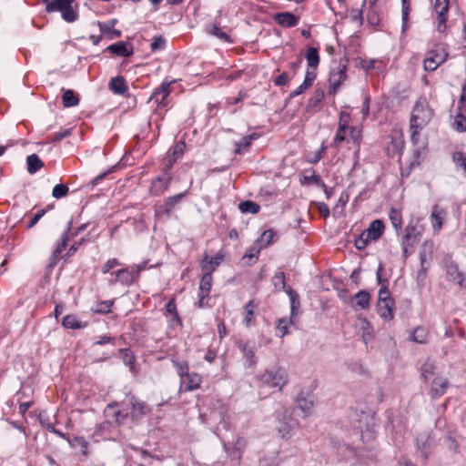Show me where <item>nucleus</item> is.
<instances>
[{
    "instance_id": "f257e3e1",
    "label": "nucleus",
    "mask_w": 466,
    "mask_h": 466,
    "mask_svg": "<svg viewBox=\"0 0 466 466\" xmlns=\"http://www.w3.org/2000/svg\"><path fill=\"white\" fill-rule=\"evenodd\" d=\"M433 110L426 99H419L413 106L410 120V137L413 144L419 140L420 131L431 122Z\"/></svg>"
},
{
    "instance_id": "f03ea898",
    "label": "nucleus",
    "mask_w": 466,
    "mask_h": 466,
    "mask_svg": "<svg viewBox=\"0 0 466 466\" xmlns=\"http://www.w3.org/2000/svg\"><path fill=\"white\" fill-rule=\"evenodd\" d=\"M424 225L420 218L411 219L405 228V233L401 238V248L404 258L413 253L415 246L419 243L423 232Z\"/></svg>"
},
{
    "instance_id": "7ed1b4c3",
    "label": "nucleus",
    "mask_w": 466,
    "mask_h": 466,
    "mask_svg": "<svg viewBox=\"0 0 466 466\" xmlns=\"http://www.w3.org/2000/svg\"><path fill=\"white\" fill-rule=\"evenodd\" d=\"M260 381L270 388H278L279 390L288 383L289 377L287 371L280 367H272L267 369L260 375Z\"/></svg>"
},
{
    "instance_id": "20e7f679",
    "label": "nucleus",
    "mask_w": 466,
    "mask_h": 466,
    "mask_svg": "<svg viewBox=\"0 0 466 466\" xmlns=\"http://www.w3.org/2000/svg\"><path fill=\"white\" fill-rule=\"evenodd\" d=\"M46 11L61 12L62 18L67 23H73L78 18L77 12L72 7V5H68L67 0H52L47 3Z\"/></svg>"
},
{
    "instance_id": "39448f33",
    "label": "nucleus",
    "mask_w": 466,
    "mask_h": 466,
    "mask_svg": "<svg viewBox=\"0 0 466 466\" xmlns=\"http://www.w3.org/2000/svg\"><path fill=\"white\" fill-rule=\"evenodd\" d=\"M299 423L292 417L289 410H284L282 413L278 415V432L282 439L290 438Z\"/></svg>"
},
{
    "instance_id": "423d86ee",
    "label": "nucleus",
    "mask_w": 466,
    "mask_h": 466,
    "mask_svg": "<svg viewBox=\"0 0 466 466\" xmlns=\"http://www.w3.org/2000/svg\"><path fill=\"white\" fill-rule=\"evenodd\" d=\"M111 279H108L110 285L119 282L125 286H131L137 281V273L133 268H125L110 273Z\"/></svg>"
},
{
    "instance_id": "0eeeda50",
    "label": "nucleus",
    "mask_w": 466,
    "mask_h": 466,
    "mask_svg": "<svg viewBox=\"0 0 466 466\" xmlns=\"http://www.w3.org/2000/svg\"><path fill=\"white\" fill-rule=\"evenodd\" d=\"M372 420L368 415H362L358 420V426H356L355 434L360 437L363 442H369L375 438L374 424H370L369 421Z\"/></svg>"
},
{
    "instance_id": "6e6552de",
    "label": "nucleus",
    "mask_w": 466,
    "mask_h": 466,
    "mask_svg": "<svg viewBox=\"0 0 466 466\" xmlns=\"http://www.w3.org/2000/svg\"><path fill=\"white\" fill-rule=\"evenodd\" d=\"M447 216L448 213L444 208L437 204L432 206L430 215V222L434 235L440 234L447 219Z\"/></svg>"
},
{
    "instance_id": "1a4fd4ad",
    "label": "nucleus",
    "mask_w": 466,
    "mask_h": 466,
    "mask_svg": "<svg viewBox=\"0 0 466 466\" xmlns=\"http://www.w3.org/2000/svg\"><path fill=\"white\" fill-rule=\"evenodd\" d=\"M447 56V52L442 47L431 50L424 59V69L426 71H434L446 60Z\"/></svg>"
},
{
    "instance_id": "9d476101",
    "label": "nucleus",
    "mask_w": 466,
    "mask_h": 466,
    "mask_svg": "<svg viewBox=\"0 0 466 466\" xmlns=\"http://www.w3.org/2000/svg\"><path fill=\"white\" fill-rule=\"evenodd\" d=\"M428 383L430 395L433 399H438L444 395L449 386L448 379L442 374L436 375L433 379L428 381Z\"/></svg>"
},
{
    "instance_id": "9b49d317",
    "label": "nucleus",
    "mask_w": 466,
    "mask_h": 466,
    "mask_svg": "<svg viewBox=\"0 0 466 466\" xmlns=\"http://www.w3.org/2000/svg\"><path fill=\"white\" fill-rule=\"evenodd\" d=\"M171 82H163L150 96V101H154L158 106L165 107L167 106V97L170 94Z\"/></svg>"
},
{
    "instance_id": "f8f14e48",
    "label": "nucleus",
    "mask_w": 466,
    "mask_h": 466,
    "mask_svg": "<svg viewBox=\"0 0 466 466\" xmlns=\"http://www.w3.org/2000/svg\"><path fill=\"white\" fill-rule=\"evenodd\" d=\"M202 382V378L196 372H188L180 379V390L192 391L198 390Z\"/></svg>"
},
{
    "instance_id": "ddd939ff",
    "label": "nucleus",
    "mask_w": 466,
    "mask_h": 466,
    "mask_svg": "<svg viewBox=\"0 0 466 466\" xmlns=\"http://www.w3.org/2000/svg\"><path fill=\"white\" fill-rule=\"evenodd\" d=\"M171 175L165 173L163 176L157 177L152 181L150 186V193L154 196H160L167 189L171 182Z\"/></svg>"
},
{
    "instance_id": "4468645a",
    "label": "nucleus",
    "mask_w": 466,
    "mask_h": 466,
    "mask_svg": "<svg viewBox=\"0 0 466 466\" xmlns=\"http://www.w3.org/2000/svg\"><path fill=\"white\" fill-rule=\"evenodd\" d=\"M370 295L366 290H360L353 297L351 307L354 310H365L370 308Z\"/></svg>"
},
{
    "instance_id": "2eb2a0df",
    "label": "nucleus",
    "mask_w": 466,
    "mask_h": 466,
    "mask_svg": "<svg viewBox=\"0 0 466 466\" xmlns=\"http://www.w3.org/2000/svg\"><path fill=\"white\" fill-rule=\"evenodd\" d=\"M316 77L317 73L315 70L307 69L304 81L289 94V97L293 98L303 94L306 90L312 86Z\"/></svg>"
},
{
    "instance_id": "dca6fc26",
    "label": "nucleus",
    "mask_w": 466,
    "mask_h": 466,
    "mask_svg": "<svg viewBox=\"0 0 466 466\" xmlns=\"http://www.w3.org/2000/svg\"><path fill=\"white\" fill-rule=\"evenodd\" d=\"M395 302L394 299H388V301H378L377 310L378 314L384 320H391L394 317Z\"/></svg>"
},
{
    "instance_id": "f3484780",
    "label": "nucleus",
    "mask_w": 466,
    "mask_h": 466,
    "mask_svg": "<svg viewBox=\"0 0 466 466\" xmlns=\"http://www.w3.org/2000/svg\"><path fill=\"white\" fill-rule=\"evenodd\" d=\"M128 400L131 405V419L133 420H138L149 411L147 405L137 400L134 396H131Z\"/></svg>"
},
{
    "instance_id": "a211bd4d",
    "label": "nucleus",
    "mask_w": 466,
    "mask_h": 466,
    "mask_svg": "<svg viewBox=\"0 0 466 466\" xmlns=\"http://www.w3.org/2000/svg\"><path fill=\"white\" fill-rule=\"evenodd\" d=\"M346 80V67L343 66L339 68L337 71H333L329 76V91L335 94L343 82Z\"/></svg>"
},
{
    "instance_id": "6ab92c4d",
    "label": "nucleus",
    "mask_w": 466,
    "mask_h": 466,
    "mask_svg": "<svg viewBox=\"0 0 466 466\" xmlns=\"http://www.w3.org/2000/svg\"><path fill=\"white\" fill-rule=\"evenodd\" d=\"M106 50L114 55L127 57L133 55V46L127 42H117L109 46Z\"/></svg>"
},
{
    "instance_id": "aec40b11",
    "label": "nucleus",
    "mask_w": 466,
    "mask_h": 466,
    "mask_svg": "<svg viewBox=\"0 0 466 466\" xmlns=\"http://www.w3.org/2000/svg\"><path fill=\"white\" fill-rule=\"evenodd\" d=\"M116 23V19H111L106 23H99L98 25L101 34L106 36L109 40L120 37L122 35L121 31L115 29Z\"/></svg>"
},
{
    "instance_id": "412c9836",
    "label": "nucleus",
    "mask_w": 466,
    "mask_h": 466,
    "mask_svg": "<svg viewBox=\"0 0 466 466\" xmlns=\"http://www.w3.org/2000/svg\"><path fill=\"white\" fill-rule=\"evenodd\" d=\"M358 330L365 344L370 342L374 338V331L371 324L366 319H359Z\"/></svg>"
},
{
    "instance_id": "4be33fe9",
    "label": "nucleus",
    "mask_w": 466,
    "mask_h": 466,
    "mask_svg": "<svg viewBox=\"0 0 466 466\" xmlns=\"http://www.w3.org/2000/svg\"><path fill=\"white\" fill-rule=\"evenodd\" d=\"M256 309L257 304L253 300H249L244 307L242 323L247 328L254 326L256 323Z\"/></svg>"
},
{
    "instance_id": "5701e85b",
    "label": "nucleus",
    "mask_w": 466,
    "mask_h": 466,
    "mask_svg": "<svg viewBox=\"0 0 466 466\" xmlns=\"http://www.w3.org/2000/svg\"><path fill=\"white\" fill-rule=\"evenodd\" d=\"M300 183L302 185H316L319 187H325L324 182L320 177L315 173L313 168L305 169L300 176Z\"/></svg>"
},
{
    "instance_id": "b1692460",
    "label": "nucleus",
    "mask_w": 466,
    "mask_h": 466,
    "mask_svg": "<svg viewBox=\"0 0 466 466\" xmlns=\"http://www.w3.org/2000/svg\"><path fill=\"white\" fill-rule=\"evenodd\" d=\"M204 274L201 278L199 284V293L204 295H209V292L212 288V268L208 266L204 267Z\"/></svg>"
},
{
    "instance_id": "393cba45",
    "label": "nucleus",
    "mask_w": 466,
    "mask_h": 466,
    "mask_svg": "<svg viewBox=\"0 0 466 466\" xmlns=\"http://www.w3.org/2000/svg\"><path fill=\"white\" fill-rule=\"evenodd\" d=\"M384 231V224L382 221L376 219L370 223L369 228L364 231L367 238L370 240H377Z\"/></svg>"
},
{
    "instance_id": "a878e982",
    "label": "nucleus",
    "mask_w": 466,
    "mask_h": 466,
    "mask_svg": "<svg viewBox=\"0 0 466 466\" xmlns=\"http://www.w3.org/2000/svg\"><path fill=\"white\" fill-rule=\"evenodd\" d=\"M275 20L279 25L285 27H293L299 23L298 17L289 12L277 14L275 15Z\"/></svg>"
},
{
    "instance_id": "bb28decb",
    "label": "nucleus",
    "mask_w": 466,
    "mask_h": 466,
    "mask_svg": "<svg viewBox=\"0 0 466 466\" xmlns=\"http://www.w3.org/2000/svg\"><path fill=\"white\" fill-rule=\"evenodd\" d=\"M110 91L116 95H123L128 89L127 81L123 76L112 77L108 84Z\"/></svg>"
},
{
    "instance_id": "cd10ccee",
    "label": "nucleus",
    "mask_w": 466,
    "mask_h": 466,
    "mask_svg": "<svg viewBox=\"0 0 466 466\" xmlns=\"http://www.w3.org/2000/svg\"><path fill=\"white\" fill-rule=\"evenodd\" d=\"M439 374L440 373L436 372L435 362L431 360H427L420 367V375L426 382Z\"/></svg>"
},
{
    "instance_id": "c85d7f7f",
    "label": "nucleus",
    "mask_w": 466,
    "mask_h": 466,
    "mask_svg": "<svg viewBox=\"0 0 466 466\" xmlns=\"http://www.w3.org/2000/svg\"><path fill=\"white\" fill-rule=\"evenodd\" d=\"M297 404L299 409L304 413L305 417H308L312 413L314 400L311 397H306L303 394H299L297 398Z\"/></svg>"
},
{
    "instance_id": "c756f323",
    "label": "nucleus",
    "mask_w": 466,
    "mask_h": 466,
    "mask_svg": "<svg viewBox=\"0 0 466 466\" xmlns=\"http://www.w3.org/2000/svg\"><path fill=\"white\" fill-rule=\"evenodd\" d=\"M447 276L451 281H453L460 287H463L465 285V277L459 270L456 265L451 264L447 267Z\"/></svg>"
},
{
    "instance_id": "7c9ffc66",
    "label": "nucleus",
    "mask_w": 466,
    "mask_h": 466,
    "mask_svg": "<svg viewBox=\"0 0 466 466\" xmlns=\"http://www.w3.org/2000/svg\"><path fill=\"white\" fill-rule=\"evenodd\" d=\"M361 65L365 70H374L376 74L383 73L386 68L385 62L379 59H365Z\"/></svg>"
},
{
    "instance_id": "2f4dec72",
    "label": "nucleus",
    "mask_w": 466,
    "mask_h": 466,
    "mask_svg": "<svg viewBox=\"0 0 466 466\" xmlns=\"http://www.w3.org/2000/svg\"><path fill=\"white\" fill-rule=\"evenodd\" d=\"M116 406H117L116 403L108 404L106 409V416H110L112 414L115 418V422L116 424L120 425L124 422V420L127 419L128 414H127V412H125L124 410H116Z\"/></svg>"
},
{
    "instance_id": "473e14b6",
    "label": "nucleus",
    "mask_w": 466,
    "mask_h": 466,
    "mask_svg": "<svg viewBox=\"0 0 466 466\" xmlns=\"http://www.w3.org/2000/svg\"><path fill=\"white\" fill-rule=\"evenodd\" d=\"M410 339L413 342L425 344L429 340V331L426 328L419 326L413 329Z\"/></svg>"
},
{
    "instance_id": "72a5a7b5",
    "label": "nucleus",
    "mask_w": 466,
    "mask_h": 466,
    "mask_svg": "<svg viewBox=\"0 0 466 466\" xmlns=\"http://www.w3.org/2000/svg\"><path fill=\"white\" fill-rule=\"evenodd\" d=\"M119 354L124 364L129 368V370L133 373H137L135 366L136 357L133 352L128 349H121L119 350Z\"/></svg>"
},
{
    "instance_id": "f704fd0d",
    "label": "nucleus",
    "mask_w": 466,
    "mask_h": 466,
    "mask_svg": "<svg viewBox=\"0 0 466 466\" xmlns=\"http://www.w3.org/2000/svg\"><path fill=\"white\" fill-rule=\"evenodd\" d=\"M417 446L419 450L420 451V455L423 458H427L428 456V451L430 450V447L431 445V439L429 434H420L417 439Z\"/></svg>"
},
{
    "instance_id": "c9c22d12",
    "label": "nucleus",
    "mask_w": 466,
    "mask_h": 466,
    "mask_svg": "<svg viewBox=\"0 0 466 466\" xmlns=\"http://www.w3.org/2000/svg\"><path fill=\"white\" fill-rule=\"evenodd\" d=\"M306 60L309 70H315L319 64V56L318 49L315 47H309L306 53Z\"/></svg>"
},
{
    "instance_id": "e433bc0d",
    "label": "nucleus",
    "mask_w": 466,
    "mask_h": 466,
    "mask_svg": "<svg viewBox=\"0 0 466 466\" xmlns=\"http://www.w3.org/2000/svg\"><path fill=\"white\" fill-rule=\"evenodd\" d=\"M27 171L30 174H35L41 169L44 166L43 161L35 154H32L26 158Z\"/></svg>"
},
{
    "instance_id": "4c0bfd02",
    "label": "nucleus",
    "mask_w": 466,
    "mask_h": 466,
    "mask_svg": "<svg viewBox=\"0 0 466 466\" xmlns=\"http://www.w3.org/2000/svg\"><path fill=\"white\" fill-rule=\"evenodd\" d=\"M62 324L66 329H78L86 326V323L80 322L75 315H66L62 321Z\"/></svg>"
},
{
    "instance_id": "58836bf2",
    "label": "nucleus",
    "mask_w": 466,
    "mask_h": 466,
    "mask_svg": "<svg viewBox=\"0 0 466 466\" xmlns=\"http://www.w3.org/2000/svg\"><path fill=\"white\" fill-rule=\"evenodd\" d=\"M224 259V256L222 254H217L215 257L209 258L208 256H206L201 264L202 271H204V267L208 266L212 268V272L215 270V268L219 266Z\"/></svg>"
},
{
    "instance_id": "ea45409f",
    "label": "nucleus",
    "mask_w": 466,
    "mask_h": 466,
    "mask_svg": "<svg viewBox=\"0 0 466 466\" xmlns=\"http://www.w3.org/2000/svg\"><path fill=\"white\" fill-rule=\"evenodd\" d=\"M63 105L66 107L76 106L79 103L78 97L71 89L66 90L62 96Z\"/></svg>"
},
{
    "instance_id": "a19ab883",
    "label": "nucleus",
    "mask_w": 466,
    "mask_h": 466,
    "mask_svg": "<svg viewBox=\"0 0 466 466\" xmlns=\"http://www.w3.org/2000/svg\"><path fill=\"white\" fill-rule=\"evenodd\" d=\"M390 220L392 224V227L397 230H400L402 228V215L400 210L397 208H391L389 213Z\"/></svg>"
},
{
    "instance_id": "79ce46f5",
    "label": "nucleus",
    "mask_w": 466,
    "mask_h": 466,
    "mask_svg": "<svg viewBox=\"0 0 466 466\" xmlns=\"http://www.w3.org/2000/svg\"><path fill=\"white\" fill-rule=\"evenodd\" d=\"M238 208L242 213L250 214H257L260 210L259 205L250 200L240 202L238 205Z\"/></svg>"
},
{
    "instance_id": "37998d69",
    "label": "nucleus",
    "mask_w": 466,
    "mask_h": 466,
    "mask_svg": "<svg viewBox=\"0 0 466 466\" xmlns=\"http://www.w3.org/2000/svg\"><path fill=\"white\" fill-rule=\"evenodd\" d=\"M185 197V193H180L173 197H169L161 207L166 213L171 212L175 206Z\"/></svg>"
},
{
    "instance_id": "c03bdc74",
    "label": "nucleus",
    "mask_w": 466,
    "mask_h": 466,
    "mask_svg": "<svg viewBox=\"0 0 466 466\" xmlns=\"http://www.w3.org/2000/svg\"><path fill=\"white\" fill-rule=\"evenodd\" d=\"M208 33L223 42L229 43V44L233 43V40L231 39V37L218 25H212L208 29Z\"/></svg>"
},
{
    "instance_id": "a18cd8bd",
    "label": "nucleus",
    "mask_w": 466,
    "mask_h": 466,
    "mask_svg": "<svg viewBox=\"0 0 466 466\" xmlns=\"http://www.w3.org/2000/svg\"><path fill=\"white\" fill-rule=\"evenodd\" d=\"M275 237L276 232L273 229L265 230L258 239L260 247L266 248L270 245L274 241Z\"/></svg>"
},
{
    "instance_id": "49530a36",
    "label": "nucleus",
    "mask_w": 466,
    "mask_h": 466,
    "mask_svg": "<svg viewBox=\"0 0 466 466\" xmlns=\"http://www.w3.org/2000/svg\"><path fill=\"white\" fill-rule=\"evenodd\" d=\"M452 127L458 132H465L466 131V116L461 113H458L454 116V120L452 123Z\"/></svg>"
},
{
    "instance_id": "de8ad7c7",
    "label": "nucleus",
    "mask_w": 466,
    "mask_h": 466,
    "mask_svg": "<svg viewBox=\"0 0 466 466\" xmlns=\"http://www.w3.org/2000/svg\"><path fill=\"white\" fill-rule=\"evenodd\" d=\"M69 228L62 235L60 242L57 244L56 249L53 252V258L56 259L66 247L68 240Z\"/></svg>"
},
{
    "instance_id": "09e8293b",
    "label": "nucleus",
    "mask_w": 466,
    "mask_h": 466,
    "mask_svg": "<svg viewBox=\"0 0 466 466\" xmlns=\"http://www.w3.org/2000/svg\"><path fill=\"white\" fill-rule=\"evenodd\" d=\"M401 19H402V32L406 31L408 28V20H409V13H410V0H401Z\"/></svg>"
},
{
    "instance_id": "8fccbe9b",
    "label": "nucleus",
    "mask_w": 466,
    "mask_h": 466,
    "mask_svg": "<svg viewBox=\"0 0 466 466\" xmlns=\"http://www.w3.org/2000/svg\"><path fill=\"white\" fill-rule=\"evenodd\" d=\"M450 0H435L434 9L437 15H447Z\"/></svg>"
},
{
    "instance_id": "3c124183",
    "label": "nucleus",
    "mask_w": 466,
    "mask_h": 466,
    "mask_svg": "<svg viewBox=\"0 0 466 466\" xmlns=\"http://www.w3.org/2000/svg\"><path fill=\"white\" fill-rule=\"evenodd\" d=\"M113 306V300H105L96 303L93 308V311L96 313L106 314L111 311Z\"/></svg>"
},
{
    "instance_id": "603ef678",
    "label": "nucleus",
    "mask_w": 466,
    "mask_h": 466,
    "mask_svg": "<svg viewBox=\"0 0 466 466\" xmlns=\"http://www.w3.org/2000/svg\"><path fill=\"white\" fill-rule=\"evenodd\" d=\"M172 363L177 372V375L179 376V379H181L183 376L187 375L189 372L188 364L187 361L173 360Z\"/></svg>"
},
{
    "instance_id": "864d4df0",
    "label": "nucleus",
    "mask_w": 466,
    "mask_h": 466,
    "mask_svg": "<svg viewBox=\"0 0 466 466\" xmlns=\"http://www.w3.org/2000/svg\"><path fill=\"white\" fill-rule=\"evenodd\" d=\"M241 351L246 358V360L248 361L249 365L255 363V351L253 348L248 343H244L241 346Z\"/></svg>"
},
{
    "instance_id": "5fc2aeb1",
    "label": "nucleus",
    "mask_w": 466,
    "mask_h": 466,
    "mask_svg": "<svg viewBox=\"0 0 466 466\" xmlns=\"http://www.w3.org/2000/svg\"><path fill=\"white\" fill-rule=\"evenodd\" d=\"M289 332V321L286 319H279L276 326V335L283 338Z\"/></svg>"
},
{
    "instance_id": "6e6d98bb",
    "label": "nucleus",
    "mask_w": 466,
    "mask_h": 466,
    "mask_svg": "<svg viewBox=\"0 0 466 466\" xmlns=\"http://www.w3.org/2000/svg\"><path fill=\"white\" fill-rule=\"evenodd\" d=\"M324 98V92L322 89H316L312 96L309 99V106L316 107L320 105Z\"/></svg>"
},
{
    "instance_id": "4d7b16f0",
    "label": "nucleus",
    "mask_w": 466,
    "mask_h": 466,
    "mask_svg": "<svg viewBox=\"0 0 466 466\" xmlns=\"http://www.w3.org/2000/svg\"><path fill=\"white\" fill-rule=\"evenodd\" d=\"M348 137L347 140L349 142L359 144L361 138V130L357 127H350L348 128Z\"/></svg>"
},
{
    "instance_id": "13d9d810",
    "label": "nucleus",
    "mask_w": 466,
    "mask_h": 466,
    "mask_svg": "<svg viewBox=\"0 0 466 466\" xmlns=\"http://www.w3.org/2000/svg\"><path fill=\"white\" fill-rule=\"evenodd\" d=\"M69 189H68V187L65 184H57L53 188V191H52V196L55 198H64L67 195Z\"/></svg>"
},
{
    "instance_id": "bf43d9fd",
    "label": "nucleus",
    "mask_w": 466,
    "mask_h": 466,
    "mask_svg": "<svg viewBox=\"0 0 466 466\" xmlns=\"http://www.w3.org/2000/svg\"><path fill=\"white\" fill-rule=\"evenodd\" d=\"M257 137H258L255 134L242 137L241 140L237 145V152L240 153L243 149L248 148L250 146L251 142Z\"/></svg>"
},
{
    "instance_id": "052dcab7",
    "label": "nucleus",
    "mask_w": 466,
    "mask_h": 466,
    "mask_svg": "<svg viewBox=\"0 0 466 466\" xmlns=\"http://www.w3.org/2000/svg\"><path fill=\"white\" fill-rule=\"evenodd\" d=\"M426 147L422 145L416 148L413 152V160L411 165H420V161L426 157Z\"/></svg>"
},
{
    "instance_id": "680f3d73",
    "label": "nucleus",
    "mask_w": 466,
    "mask_h": 466,
    "mask_svg": "<svg viewBox=\"0 0 466 466\" xmlns=\"http://www.w3.org/2000/svg\"><path fill=\"white\" fill-rule=\"evenodd\" d=\"M166 39L162 35H156L150 45L151 51L155 52L165 48Z\"/></svg>"
},
{
    "instance_id": "e2e57ef3",
    "label": "nucleus",
    "mask_w": 466,
    "mask_h": 466,
    "mask_svg": "<svg viewBox=\"0 0 466 466\" xmlns=\"http://www.w3.org/2000/svg\"><path fill=\"white\" fill-rule=\"evenodd\" d=\"M348 129L344 127H338L336 135L333 139V143L335 146L339 145L342 141L347 139Z\"/></svg>"
},
{
    "instance_id": "0e129e2a",
    "label": "nucleus",
    "mask_w": 466,
    "mask_h": 466,
    "mask_svg": "<svg viewBox=\"0 0 466 466\" xmlns=\"http://www.w3.org/2000/svg\"><path fill=\"white\" fill-rule=\"evenodd\" d=\"M286 292L289 296L290 309L291 313L293 314L296 308L299 306V295L291 289H289L288 290H286Z\"/></svg>"
},
{
    "instance_id": "69168bd1",
    "label": "nucleus",
    "mask_w": 466,
    "mask_h": 466,
    "mask_svg": "<svg viewBox=\"0 0 466 466\" xmlns=\"http://www.w3.org/2000/svg\"><path fill=\"white\" fill-rule=\"evenodd\" d=\"M273 283L277 289H284L286 286L284 272L276 273L275 276L273 277Z\"/></svg>"
},
{
    "instance_id": "338daca9",
    "label": "nucleus",
    "mask_w": 466,
    "mask_h": 466,
    "mask_svg": "<svg viewBox=\"0 0 466 466\" xmlns=\"http://www.w3.org/2000/svg\"><path fill=\"white\" fill-rule=\"evenodd\" d=\"M185 147H186V144L183 141H178L175 145V147L173 148V152H172L174 160H177L178 157H180L183 155Z\"/></svg>"
},
{
    "instance_id": "774afa93",
    "label": "nucleus",
    "mask_w": 466,
    "mask_h": 466,
    "mask_svg": "<svg viewBox=\"0 0 466 466\" xmlns=\"http://www.w3.org/2000/svg\"><path fill=\"white\" fill-rule=\"evenodd\" d=\"M121 265V263L119 262L118 259L116 258H110L108 259L104 265L103 267L101 268V272L103 274H106L109 272V270L115 267H117Z\"/></svg>"
}]
</instances>
